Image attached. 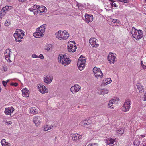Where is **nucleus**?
Here are the masks:
<instances>
[{"label": "nucleus", "mask_w": 146, "mask_h": 146, "mask_svg": "<svg viewBox=\"0 0 146 146\" xmlns=\"http://www.w3.org/2000/svg\"><path fill=\"white\" fill-rule=\"evenodd\" d=\"M56 35L57 38L62 40L67 39L69 36V34L66 31L60 30L56 33Z\"/></svg>", "instance_id": "nucleus-3"}, {"label": "nucleus", "mask_w": 146, "mask_h": 146, "mask_svg": "<svg viewBox=\"0 0 146 146\" xmlns=\"http://www.w3.org/2000/svg\"><path fill=\"white\" fill-rule=\"evenodd\" d=\"M112 22L115 23H119V20L116 19H113L112 20Z\"/></svg>", "instance_id": "nucleus-37"}, {"label": "nucleus", "mask_w": 146, "mask_h": 146, "mask_svg": "<svg viewBox=\"0 0 146 146\" xmlns=\"http://www.w3.org/2000/svg\"><path fill=\"white\" fill-rule=\"evenodd\" d=\"M137 89L139 90L140 93H142L144 91L143 86L140 83H137L136 84Z\"/></svg>", "instance_id": "nucleus-23"}, {"label": "nucleus", "mask_w": 146, "mask_h": 146, "mask_svg": "<svg viewBox=\"0 0 146 146\" xmlns=\"http://www.w3.org/2000/svg\"><path fill=\"white\" fill-rule=\"evenodd\" d=\"M52 45L51 44H47L45 47L44 49L45 50L47 51L50 50V49L52 48Z\"/></svg>", "instance_id": "nucleus-30"}, {"label": "nucleus", "mask_w": 146, "mask_h": 146, "mask_svg": "<svg viewBox=\"0 0 146 146\" xmlns=\"http://www.w3.org/2000/svg\"><path fill=\"white\" fill-rule=\"evenodd\" d=\"M3 122L5 123H7V121L6 120H4L3 121Z\"/></svg>", "instance_id": "nucleus-53"}, {"label": "nucleus", "mask_w": 146, "mask_h": 146, "mask_svg": "<svg viewBox=\"0 0 146 146\" xmlns=\"http://www.w3.org/2000/svg\"><path fill=\"white\" fill-rule=\"evenodd\" d=\"M3 69L5 72H6L7 70V68L6 66H3Z\"/></svg>", "instance_id": "nucleus-44"}, {"label": "nucleus", "mask_w": 146, "mask_h": 146, "mask_svg": "<svg viewBox=\"0 0 146 146\" xmlns=\"http://www.w3.org/2000/svg\"><path fill=\"white\" fill-rule=\"evenodd\" d=\"M143 146H146V144H143Z\"/></svg>", "instance_id": "nucleus-58"}, {"label": "nucleus", "mask_w": 146, "mask_h": 146, "mask_svg": "<svg viewBox=\"0 0 146 146\" xmlns=\"http://www.w3.org/2000/svg\"><path fill=\"white\" fill-rule=\"evenodd\" d=\"M85 21L88 23L92 22L93 20V15L86 13L85 15Z\"/></svg>", "instance_id": "nucleus-20"}, {"label": "nucleus", "mask_w": 146, "mask_h": 146, "mask_svg": "<svg viewBox=\"0 0 146 146\" xmlns=\"http://www.w3.org/2000/svg\"><path fill=\"white\" fill-rule=\"evenodd\" d=\"M112 80L110 78H107L106 79H105L103 82L102 84L104 85H107L111 82Z\"/></svg>", "instance_id": "nucleus-25"}, {"label": "nucleus", "mask_w": 146, "mask_h": 146, "mask_svg": "<svg viewBox=\"0 0 146 146\" xmlns=\"http://www.w3.org/2000/svg\"><path fill=\"white\" fill-rule=\"evenodd\" d=\"M110 1H111V2H112V3H111V5L113 6V2H115V1H114V0H109Z\"/></svg>", "instance_id": "nucleus-48"}, {"label": "nucleus", "mask_w": 146, "mask_h": 146, "mask_svg": "<svg viewBox=\"0 0 146 146\" xmlns=\"http://www.w3.org/2000/svg\"><path fill=\"white\" fill-rule=\"evenodd\" d=\"M117 132L120 134H123L124 133V130L121 127L118 128L116 130Z\"/></svg>", "instance_id": "nucleus-28"}, {"label": "nucleus", "mask_w": 146, "mask_h": 146, "mask_svg": "<svg viewBox=\"0 0 146 146\" xmlns=\"http://www.w3.org/2000/svg\"><path fill=\"white\" fill-rule=\"evenodd\" d=\"M131 34L133 37L137 40L141 39L143 35L142 30H137L133 27L132 29Z\"/></svg>", "instance_id": "nucleus-4"}, {"label": "nucleus", "mask_w": 146, "mask_h": 146, "mask_svg": "<svg viewBox=\"0 0 146 146\" xmlns=\"http://www.w3.org/2000/svg\"><path fill=\"white\" fill-rule=\"evenodd\" d=\"M97 39L94 38H91L89 40V43L93 47L97 48L99 46V44L97 42Z\"/></svg>", "instance_id": "nucleus-15"}, {"label": "nucleus", "mask_w": 146, "mask_h": 146, "mask_svg": "<svg viewBox=\"0 0 146 146\" xmlns=\"http://www.w3.org/2000/svg\"><path fill=\"white\" fill-rule=\"evenodd\" d=\"M7 12L4 10L2 9L0 13V18H2V17H3L5 15Z\"/></svg>", "instance_id": "nucleus-32"}, {"label": "nucleus", "mask_w": 146, "mask_h": 146, "mask_svg": "<svg viewBox=\"0 0 146 146\" xmlns=\"http://www.w3.org/2000/svg\"><path fill=\"white\" fill-rule=\"evenodd\" d=\"M27 0H19V2H25Z\"/></svg>", "instance_id": "nucleus-50"}, {"label": "nucleus", "mask_w": 146, "mask_h": 146, "mask_svg": "<svg viewBox=\"0 0 146 146\" xmlns=\"http://www.w3.org/2000/svg\"><path fill=\"white\" fill-rule=\"evenodd\" d=\"M141 66L144 70L146 69V65H145L143 64L142 62V61H141Z\"/></svg>", "instance_id": "nucleus-40"}, {"label": "nucleus", "mask_w": 146, "mask_h": 146, "mask_svg": "<svg viewBox=\"0 0 146 146\" xmlns=\"http://www.w3.org/2000/svg\"><path fill=\"white\" fill-rule=\"evenodd\" d=\"M77 49V46L74 41H71L68 44L67 49L69 52H74Z\"/></svg>", "instance_id": "nucleus-8"}, {"label": "nucleus", "mask_w": 146, "mask_h": 146, "mask_svg": "<svg viewBox=\"0 0 146 146\" xmlns=\"http://www.w3.org/2000/svg\"><path fill=\"white\" fill-rule=\"evenodd\" d=\"M12 123L11 121H9V122H7V125H9L12 124Z\"/></svg>", "instance_id": "nucleus-47"}, {"label": "nucleus", "mask_w": 146, "mask_h": 146, "mask_svg": "<svg viewBox=\"0 0 146 146\" xmlns=\"http://www.w3.org/2000/svg\"><path fill=\"white\" fill-rule=\"evenodd\" d=\"M81 86L77 84H75L72 86L70 88L71 92L74 94H75L80 90Z\"/></svg>", "instance_id": "nucleus-11"}, {"label": "nucleus", "mask_w": 146, "mask_h": 146, "mask_svg": "<svg viewBox=\"0 0 146 146\" xmlns=\"http://www.w3.org/2000/svg\"><path fill=\"white\" fill-rule=\"evenodd\" d=\"M53 125L49 126L48 125H44L43 127V130L44 131H47L48 130H50L52 129L53 127Z\"/></svg>", "instance_id": "nucleus-26"}, {"label": "nucleus", "mask_w": 146, "mask_h": 146, "mask_svg": "<svg viewBox=\"0 0 146 146\" xmlns=\"http://www.w3.org/2000/svg\"><path fill=\"white\" fill-rule=\"evenodd\" d=\"M34 9H33L32 8H31L29 9V10H30V11H32V12L33 11V10H34Z\"/></svg>", "instance_id": "nucleus-49"}, {"label": "nucleus", "mask_w": 146, "mask_h": 146, "mask_svg": "<svg viewBox=\"0 0 146 146\" xmlns=\"http://www.w3.org/2000/svg\"><path fill=\"white\" fill-rule=\"evenodd\" d=\"M141 136L142 138H143L145 137V135H141Z\"/></svg>", "instance_id": "nucleus-52"}, {"label": "nucleus", "mask_w": 146, "mask_h": 146, "mask_svg": "<svg viewBox=\"0 0 146 146\" xmlns=\"http://www.w3.org/2000/svg\"><path fill=\"white\" fill-rule=\"evenodd\" d=\"M46 11V8L45 6L40 7L39 6L36 11L34 12V14L36 15L38 13L45 12Z\"/></svg>", "instance_id": "nucleus-17"}, {"label": "nucleus", "mask_w": 146, "mask_h": 146, "mask_svg": "<svg viewBox=\"0 0 146 146\" xmlns=\"http://www.w3.org/2000/svg\"><path fill=\"white\" fill-rule=\"evenodd\" d=\"M40 58L42 59H43L44 58V56H43V55L41 54H40V55H39V56L38 57V58Z\"/></svg>", "instance_id": "nucleus-42"}, {"label": "nucleus", "mask_w": 146, "mask_h": 146, "mask_svg": "<svg viewBox=\"0 0 146 146\" xmlns=\"http://www.w3.org/2000/svg\"><path fill=\"white\" fill-rule=\"evenodd\" d=\"M113 108H114L113 107H112V108H112V109H113Z\"/></svg>", "instance_id": "nucleus-60"}, {"label": "nucleus", "mask_w": 146, "mask_h": 146, "mask_svg": "<svg viewBox=\"0 0 146 146\" xmlns=\"http://www.w3.org/2000/svg\"><path fill=\"white\" fill-rule=\"evenodd\" d=\"M98 144L97 143H89L87 146H98Z\"/></svg>", "instance_id": "nucleus-35"}, {"label": "nucleus", "mask_w": 146, "mask_h": 146, "mask_svg": "<svg viewBox=\"0 0 146 146\" xmlns=\"http://www.w3.org/2000/svg\"><path fill=\"white\" fill-rule=\"evenodd\" d=\"M36 110V108L34 107H31L29 109V113L32 115H34L35 114H37V112Z\"/></svg>", "instance_id": "nucleus-22"}, {"label": "nucleus", "mask_w": 146, "mask_h": 146, "mask_svg": "<svg viewBox=\"0 0 146 146\" xmlns=\"http://www.w3.org/2000/svg\"><path fill=\"white\" fill-rule=\"evenodd\" d=\"M123 2L125 3H127V0H123Z\"/></svg>", "instance_id": "nucleus-51"}, {"label": "nucleus", "mask_w": 146, "mask_h": 146, "mask_svg": "<svg viewBox=\"0 0 146 146\" xmlns=\"http://www.w3.org/2000/svg\"><path fill=\"white\" fill-rule=\"evenodd\" d=\"M1 86L0 85V92H1Z\"/></svg>", "instance_id": "nucleus-56"}, {"label": "nucleus", "mask_w": 146, "mask_h": 146, "mask_svg": "<svg viewBox=\"0 0 146 146\" xmlns=\"http://www.w3.org/2000/svg\"><path fill=\"white\" fill-rule=\"evenodd\" d=\"M107 143L108 145L113 144L115 142V140L112 138H110L108 139L107 140Z\"/></svg>", "instance_id": "nucleus-27"}, {"label": "nucleus", "mask_w": 146, "mask_h": 146, "mask_svg": "<svg viewBox=\"0 0 146 146\" xmlns=\"http://www.w3.org/2000/svg\"><path fill=\"white\" fill-rule=\"evenodd\" d=\"M70 137H72V140L74 142L79 141L80 139L82 138V136L77 133L71 134L70 135Z\"/></svg>", "instance_id": "nucleus-13"}, {"label": "nucleus", "mask_w": 146, "mask_h": 146, "mask_svg": "<svg viewBox=\"0 0 146 146\" xmlns=\"http://www.w3.org/2000/svg\"><path fill=\"white\" fill-rule=\"evenodd\" d=\"M100 92V94H104L108 93V91L107 89H101Z\"/></svg>", "instance_id": "nucleus-29"}, {"label": "nucleus", "mask_w": 146, "mask_h": 146, "mask_svg": "<svg viewBox=\"0 0 146 146\" xmlns=\"http://www.w3.org/2000/svg\"><path fill=\"white\" fill-rule=\"evenodd\" d=\"M14 111L15 109L13 107L6 108L4 113L6 115H11Z\"/></svg>", "instance_id": "nucleus-16"}, {"label": "nucleus", "mask_w": 146, "mask_h": 146, "mask_svg": "<svg viewBox=\"0 0 146 146\" xmlns=\"http://www.w3.org/2000/svg\"><path fill=\"white\" fill-rule=\"evenodd\" d=\"M119 100V98H114L113 99L110 100L111 101H112V103L113 104H114L115 103H117V102H118Z\"/></svg>", "instance_id": "nucleus-33"}, {"label": "nucleus", "mask_w": 146, "mask_h": 146, "mask_svg": "<svg viewBox=\"0 0 146 146\" xmlns=\"http://www.w3.org/2000/svg\"><path fill=\"white\" fill-rule=\"evenodd\" d=\"M46 25L44 24L39 27L37 28L36 31L33 34L34 36L36 38H39L42 36L44 34Z\"/></svg>", "instance_id": "nucleus-1"}, {"label": "nucleus", "mask_w": 146, "mask_h": 146, "mask_svg": "<svg viewBox=\"0 0 146 146\" xmlns=\"http://www.w3.org/2000/svg\"><path fill=\"white\" fill-rule=\"evenodd\" d=\"M38 6H39L35 5L33 6V8L35 9L34 10H35L36 9H37Z\"/></svg>", "instance_id": "nucleus-43"}, {"label": "nucleus", "mask_w": 146, "mask_h": 146, "mask_svg": "<svg viewBox=\"0 0 146 146\" xmlns=\"http://www.w3.org/2000/svg\"><path fill=\"white\" fill-rule=\"evenodd\" d=\"M86 59L81 56L79 58L77 62V66L79 70L81 71L84 69L85 67Z\"/></svg>", "instance_id": "nucleus-6"}, {"label": "nucleus", "mask_w": 146, "mask_h": 146, "mask_svg": "<svg viewBox=\"0 0 146 146\" xmlns=\"http://www.w3.org/2000/svg\"><path fill=\"white\" fill-rule=\"evenodd\" d=\"M118 1L120 2H123V0H118Z\"/></svg>", "instance_id": "nucleus-55"}, {"label": "nucleus", "mask_w": 146, "mask_h": 146, "mask_svg": "<svg viewBox=\"0 0 146 146\" xmlns=\"http://www.w3.org/2000/svg\"><path fill=\"white\" fill-rule=\"evenodd\" d=\"M22 96L24 97H28L29 96V92L27 88H25L22 90Z\"/></svg>", "instance_id": "nucleus-21"}, {"label": "nucleus", "mask_w": 146, "mask_h": 146, "mask_svg": "<svg viewBox=\"0 0 146 146\" xmlns=\"http://www.w3.org/2000/svg\"><path fill=\"white\" fill-rule=\"evenodd\" d=\"M144 1H145L146 3V0H144Z\"/></svg>", "instance_id": "nucleus-59"}, {"label": "nucleus", "mask_w": 146, "mask_h": 146, "mask_svg": "<svg viewBox=\"0 0 146 146\" xmlns=\"http://www.w3.org/2000/svg\"><path fill=\"white\" fill-rule=\"evenodd\" d=\"M131 102V101L129 99L126 100L123 105L121 108L122 111L124 112L128 111L130 109V105Z\"/></svg>", "instance_id": "nucleus-7"}, {"label": "nucleus", "mask_w": 146, "mask_h": 146, "mask_svg": "<svg viewBox=\"0 0 146 146\" xmlns=\"http://www.w3.org/2000/svg\"><path fill=\"white\" fill-rule=\"evenodd\" d=\"M53 80V77L49 75H45L44 76V82L47 84H49Z\"/></svg>", "instance_id": "nucleus-19"}, {"label": "nucleus", "mask_w": 146, "mask_h": 146, "mask_svg": "<svg viewBox=\"0 0 146 146\" xmlns=\"http://www.w3.org/2000/svg\"><path fill=\"white\" fill-rule=\"evenodd\" d=\"M10 85L11 86H13L15 87H16L18 86V83L16 82L15 83H10Z\"/></svg>", "instance_id": "nucleus-38"}, {"label": "nucleus", "mask_w": 146, "mask_h": 146, "mask_svg": "<svg viewBox=\"0 0 146 146\" xmlns=\"http://www.w3.org/2000/svg\"><path fill=\"white\" fill-rule=\"evenodd\" d=\"M58 60L59 62L65 66L70 64L71 62V60L69 58L67 57L66 55L65 54L59 55Z\"/></svg>", "instance_id": "nucleus-5"}, {"label": "nucleus", "mask_w": 146, "mask_h": 146, "mask_svg": "<svg viewBox=\"0 0 146 146\" xmlns=\"http://www.w3.org/2000/svg\"><path fill=\"white\" fill-rule=\"evenodd\" d=\"M32 57L33 58H38V56L36 55L35 54H33L32 55Z\"/></svg>", "instance_id": "nucleus-41"}, {"label": "nucleus", "mask_w": 146, "mask_h": 146, "mask_svg": "<svg viewBox=\"0 0 146 146\" xmlns=\"http://www.w3.org/2000/svg\"><path fill=\"white\" fill-rule=\"evenodd\" d=\"M38 90L42 93L44 94L48 92V90L43 85L40 84L38 85Z\"/></svg>", "instance_id": "nucleus-14"}, {"label": "nucleus", "mask_w": 146, "mask_h": 146, "mask_svg": "<svg viewBox=\"0 0 146 146\" xmlns=\"http://www.w3.org/2000/svg\"><path fill=\"white\" fill-rule=\"evenodd\" d=\"M2 83L3 85L5 87L7 85V82H6L4 81H2Z\"/></svg>", "instance_id": "nucleus-45"}, {"label": "nucleus", "mask_w": 146, "mask_h": 146, "mask_svg": "<svg viewBox=\"0 0 146 146\" xmlns=\"http://www.w3.org/2000/svg\"><path fill=\"white\" fill-rule=\"evenodd\" d=\"M143 100L144 101H146V92H145L144 95Z\"/></svg>", "instance_id": "nucleus-46"}, {"label": "nucleus", "mask_w": 146, "mask_h": 146, "mask_svg": "<svg viewBox=\"0 0 146 146\" xmlns=\"http://www.w3.org/2000/svg\"><path fill=\"white\" fill-rule=\"evenodd\" d=\"M108 60L111 64H113L115 61L116 59V54L112 53H110L108 56Z\"/></svg>", "instance_id": "nucleus-12"}, {"label": "nucleus", "mask_w": 146, "mask_h": 146, "mask_svg": "<svg viewBox=\"0 0 146 146\" xmlns=\"http://www.w3.org/2000/svg\"><path fill=\"white\" fill-rule=\"evenodd\" d=\"M133 144L135 146H139L140 142L139 140L136 139L134 141Z\"/></svg>", "instance_id": "nucleus-34"}, {"label": "nucleus", "mask_w": 146, "mask_h": 146, "mask_svg": "<svg viewBox=\"0 0 146 146\" xmlns=\"http://www.w3.org/2000/svg\"><path fill=\"white\" fill-rule=\"evenodd\" d=\"M12 7L11 6H6L5 7H3L2 9L5 11L6 12L8 11L9 10L11 9Z\"/></svg>", "instance_id": "nucleus-31"}, {"label": "nucleus", "mask_w": 146, "mask_h": 146, "mask_svg": "<svg viewBox=\"0 0 146 146\" xmlns=\"http://www.w3.org/2000/svg\"><path fill=\"white\" fill-rule=\"evenodd\" d=\"M112 102V101H111V100H110L109 101V103L108 104V106L110 108L112 106V104H113Z\"/></svg>", "instance_id": "nucleus-39"}, {"label": "nucleus", "mask_w": 146, "mask_h": 146, "mask_svg": "<svg viewBox=\"0 0 146 146\" xmlns=\"http://www.w3.org/2000/svg\"><path fill=\"white\" fill-rule=\"evenodd\" d=\"M113 6L115 7H117V6L116 4V3H114L113 4Z\"/></svg>", "instance_id": "nucleus-54"}, {"label": "nucleus", "mask_w": 146, "mask_h": 146, "mask_svg": "<svg viewBox=\"0 0 146 146\" xmlns=\"http://www.w3.org/2000/svg\"><path fill=\"white\" fill-rule=\"evenodd\" d=\"M32 120L33 123L37 127H39L42 122V119L40 116H35L33 117Z\"/></svg>", "instance_id": "nucleus-9"}, {"label": "nucleus", "mask_w": 146, "mask_h": 146, "mask_svg": "<svg viewBox=\"0 0 146 146\" xmlns=\"http://www.w3.org/2000/svg\"><path fill=\"white\" fill-rule=\"evenodd\" d=\"M10 24L9 20H6L5 23V25L6 26H9Z\"/></svg>", "instance_id": "nucleus-36"}, {"label": "nucleus", "mask_w": 146, "mask_h": 146, "mask_svg": "<svg viewBox=\"0 0 146 146\" xmlns=\"http://www.w3.org/2000/svg\"><path fill=\"white\" fill-rule=\"evenodd\" d=\"M1 143L2 146H9L10 143L7 142H6V140L3 139L1 140Z\"/></svg>", "instance_id": "nucleus-24"}, {"label": "nucleus", "mask_w": 146, "mask_h": 146, "mask_svg": "<svg viewBox=\"0 0 146 146\" xmlns=\"http://www.w3.org/2000/svg\"><path fill=\"white\" fill-rule=\"evenodd\" d=\"M24 35V32L19 29H17L13 34L16 41L19 42L22 41Z\"/></svg>", "instance_id": "nucleus-2"}, {"label": "nucleus", "mask_w": 146, "mask_h": 146, "mask_svg": "<svg viewBox=\"0 0 146 146\" xmlns=\"http://www.w3.org/2000/svg\"><path fill=\"white\" fill-rule=\"evenodd\" d=\"M11 52V50L10 49H8L6 50L5 52L4 55L5 57V59L8 62H11L10 59V53Z\"/></svg>", "instance_id": "nucleus-18"}, {"label": "nucleus", "mask_w": 146, "mask_h": 146, "mask_svg": "<svg viewBox=\"0 0 146 146\" xmlns=\"http://www.w3.org/2000/svg\"><path fill=\"white\" fill-rule=\"evenodd\" d=\"M94 74L96 77L97 78L99 77H102L103 76V74L100 69L96 67H94L93 70Z\"/></svg>", "instance_id": "nucleus-10"}, {"label": "nucleus", "mask_w": 146, "mask_h": 146, "mask_svg": "<svg viewBox=\"0 0 146 146\" xmlns=\"http://www.w3.org/2000/svg\"><path fill=\"white\" fill-rule=\"evenodd\" d=\"M8 81H9L8 80H7L6 81H5L6 82H7V84L8 82Z\"/></svg>", "instance_id": "nucleus-57"}]
</instances>
